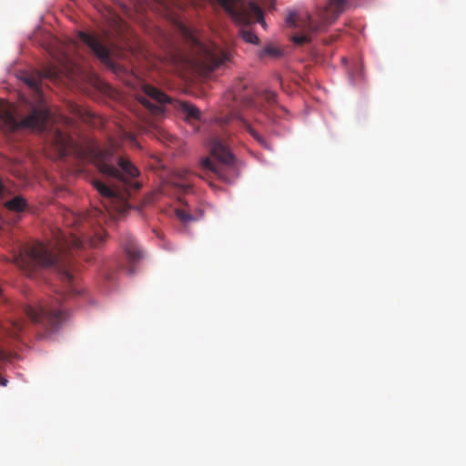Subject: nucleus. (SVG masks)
Instances as JSON below:
<instances>
[{"label": "nucleus", "instance_id": "nucleus-1", "mask_svg": "<svg viewBox=\"0 0 466 466\" xmlns=\"http://www.w3.org/2000/svg\"><path fill=\"white\" fill-rule=\"evenodd\" d=\"M106 235L103 229H98L93 235L76 234L73 232L66 236L57 229L54 232V238L47 243L36 241L21 248L18 255L14 258L15 263L27 276H33L38 268H51L56 269L63 283L66 285V295H58L54 305L44 304L38 307L25 306L24 314L47 330L56 329L67 317L66 311L60 306L66 296L75 294L74 265L72 257L86 246L99 247L105 242Z\"/></svg>", "mask_w": 466, "mask_h": 466}, {"label": "nucleus", "instance_id": "nucleus-2", "mask_svg": "<svg viewBox=\"0 0 466 466\" xmlns=\"http://www.w3.org/2000/svg\"><path fill=\"white\" fill-rule=\"evenodd\" d=\"M63 69L57 66L51 65L45 67L41 72H35L25 75L24 82L34 92V101L28 98H21V106L17 118L15 116V108L12 104L0 99V127L7 130L20 128L37 129L43 131L50 117V111L46 105L40 88L43 78L56 81L60 77Z\"/></svg>", "mask_w": 466, "mask_h": 466}, {"label": "nucleus", "instance_id": "nucleus-3", "mask_svg": "<svg viewBox=\"0 0 466 466\" xmlns=\"http://www.w3.org/2000/svg\"><path fill=\"white\" fill-rule=\"evenodd\" d=\"M348 0H328L326 6L319 8L313 18L308 12H291L286 18L288 26L298 30L292 41L303 45L311 39V35L324 30L343 13Z\"/></svg>", "mask_w": 466, "mask_h": 466}, {"label": "nucleus", "instance_id": "nucleus-4", "mask_svg": "<svg viewBox=\"0 0 466 466\" xmlns=\"http://www.w3.org/2000/svg\"><path fill=\"white\" fill-rule=\"evenodd\" d=\"M116 149L117 143L115 141H110L107 148H102L97 145H90L82 152V157L92 162L102 174L118 179L127 187L138 190L140 184L132 181L139 175L137 167L125 157L118 158V167L113 165V157Z\"/></svg>", "mask_w": 466, "mask_h": 466}, {"label": "nucleus", "instance_id": "nucleus-5", "mask_svg": "<svg viewBox=\"0 0 466 466\" xmlns=\"http://www.w3.org/2000/svg\"><path fill=\"white\" fill-rule=\"evenodd\" d=\"M277 95L272 91L257 92L250 86L249 81L238 78L236 80L230 91L226 95L225 99L228 106L236 108L238 106L246 108H255L258 111H267L277 104Z\"/></svg>", "mask_w": 466, "mask_h": 466}, {"label": "nucleus", "instance_id": "nucleus-6", "mask_svg": "<svg viewBox=\"0 0 466 466\" xmlns=\"http://www.w3.org/2000/svg\"><path fill=\"white\" fill-rule=\"evenodd\" d=\"M196 49L193 63L202 74H209L230 60V53L217 45H205L192 37Z\"/></svg>", "mask_w": 466, "mask_h": 466}, {"label": "nucleus", "instance_id": "nucleus-7", "mask_svg": "<svg viewBox=\"0 0 466 466\" xmlns=\"http://www.w3.org/2000/svg\"><path fill=\"white\" fill-rule=\"evenodd\" d=\"M233 21L241 26H247L252 22L259 23L266 27L261 8L254 2L246 3L243 0H216Z\"/></svg>", "mask_w": 466, "mask_h": 466}, {"label": "nucleus", "instance_id": "nucleus-8", "mask_svg": "<svg viewBox=\"0 0 466 466\" xmlns=\"http://www.w3.org/2000/svg\"><path fill=\"white\" fill-rule=\"evenodd\" d=\"M208 147L212 158H203L201 167L203 169L211 171L217 177L224 179L225 170L232 167L235 160L234 157L225 142L218 137L210 138Z\"/></svg>", "mask_w": 466, "mask_h": 466}, {"label": "nucleus", "instance_id": "nucleus-9", "mask_svg": "<svg viewBox=\"0 0 466 466\" xmlns=\"http://www.w3.org/2000/svg\"><path fill=\"white\" fill-rule=\"evenodd\" d=\"M143 90L147 97L140 96L138 101L153 115H161L164 112V104L170 101L169 97L161 90L149 85H146Z\"/></svg>", "mask_w": 466, "mask_h": 466}, {"label": "nucleus", "instance_id": "nucleus-10", "mask_svg": "<svg viewBox=\"0 0 466 466\" xmlns=\"http://www.w3.org/2000/svg\"><path fill=\"white\" fill-rule=\"evenodd\" d=\"M78 37L92 50L102 63L106 66L112 65L110 50L96 35L79 31Z\"/></svg>", "mask_w": 466, "mask_h": 466}, {"label": "nucleus", "instance_id": "nucleus-11", "mask_svg": "<svg viewBox=\"0 0 466 466\" xmlns=\"http://www.w3.org/2000/svg\"><path fill=\"white\" fill-rule=\"evenodd\" d=\"M169 185L178 193H188L192 188V175L187 169L176 170L169 178Z\"/></svg>", "mask_w": 466, "mask_h": 466}, {"label": "nucleus", "instance_id": "nucleus-12", "mask_svg": "<svg viewBox=\"0 0 466 466\" xmlns=\"http://www.w3.org/2000/svg\"><path fill=\"white\" fill-rule=\"evenodd\" d=\"M232 118H238L242 123L243 127L252 136V137L262 147L265 148H268V145L267 140L262 137L259 132L255 129L246 119L242 118L237 112H231L229 115L225 116H219L217 118V121L220 125L228 124Z\"/></svg>", "mask_w": 466, "mask_h": 466}, {"label": "nucleus", "instance_id": "nucleus-13", "mask_svg": "<svg viewBox=\"0 0 466 466\" xmlns=\"http://www.w3.org/2000/svg\"><path fill=\"white\" fill-rule=\"evenodd\" d=\"M92 184L103 198L104 208L110 212L111 203L119 198L118 193L98 179H94Z\"/></svg>", "mask_w": 466, "mask_h": 466}, {"label": "nucleus", "instance_id": "nucleus-14", "mask_svg": "<svg viewBox=\"0 0 466 466\" xmlns=\"http://www.w3.org/2000/svg\"><path fill=\"white\" fill-rule=\"evenodd\" d=\"M120 244L130 262H136L141 258V251L129 233H124L121 236Z\"/></svg>", "mask_w": 466, "mask_h": 466}, {"label": "nucleus", "instance_id": "nucleus-15", "mask_svg": "<svg viewBox=\"0 0 466 466\" xmlns=\"http://www.w3.org/2000/svg\"><path fill=\"white\" fill-rule=\"evenodd\" d=\"M54 143L62 156L67 154L69 149L73 147V139L66 134L57 130L54 135Z\"/></svg>", "mask_w": 466, "mask_h": 466}, {"label": "nucleus", "instance_id": "nucleus-16", "mask_svg": "<svg viewBox=\"0 0 466 466\" xmlns=\"http://www.w3.org/2000/svg\"><path fill=\"white\" fill-rule=\"evenodd\" d=\"M179 109L185 115L186 119L189 122L200 119L201 112L197 106L190 103L181 102L179 104Z\"/></svg>", "mask_w": 466, "mask_h": 466}, {"label": "nucleus", "instance_id": "nucleus-17", "mask_svg": "<svg viewBox=\"0 0 466 466\" xmlns=\"http://www.w3.org/2000/svg\"><path fill=\"white\" fill-rule=\"evenodd\" d=\"M25 206H26L25 200L19 196L15 197L12 199H10L5 203V207L7 209L15 211V212L23 211L25 209Z\"/></svg>", "mask_w": 466, "mask_h": 466}, {"label": "nucleus", "instance_id": "nucleus-18", "mask_svg": "<svg viewBox=\"0 0 466 466\" xmlns=\"http://www.w3.org/2000/svg\"><path fill=\"white\" fill-rule=\"evenodd\" d=\"M177 218L182 221L184 224H188L192 221L198 220V217L193 216L188 210L184 208L176 209Z\"/></svg>", "mask_w": 466, "mask_h": 466}, {"label": "nucleus", "instance_id": "nucleus-19", "mask_svg": "<svg viewBox=\"0 0 466 466\" xmlns=\"http://www.w3.org/2000/svg\"><path fill=\"white\" fill-rule=\"evenodd\" d=\"M282 56V51L276 46L268 45L260 53V56H269L272 58H279Z\"/></svg>", "mask_w": 466, "mask_h": 466}, {"label": "nucleus", "instance_id": "nucleus-20", "mask_svg": "<svg viewBox=\"0 0 466 466\" xmlns=\"http://www.w3.org/2000/svg\"><path fill=\"white\" fill-rule=\"evenodd\" d=\"M239 34L244 41L250 44H258V37L256 34H254L252 31L241 28L239 30Z\"/></svg>", "mask_w": 466, "mask_h": 466}, {"label": "nucleus", "instance_id": "nucleus-21", "mask_svg": "<svg viewBox=\"0 0 466 466\" xmlns=\"http://www.w3.org/2000/svg\"><path fill=\"white\" fill-rule=\"evenodd\" d=\"M155 2L161 5L163 7L167 8L171 5V0H154Z\"/></svg>", "mask_w": 466, "mask_h": 466}, {"label": "nucleus", "instance_id": "nucleus-22", "mask_svg": "<svg viewBox=\"0 0 466 466\" xmlns=\"http://www.w3.org/2000/svg\"><path fill=\"white\" fill-rule=\"evenodd\" d=\"M4 193H5V186L2 182V180L0 179V198H3Z\"/></svg>", "mask_w": 466, "mask_h": 466}, {"label": "nucleus", "instance_id": "nucleus-23", "mask_svg": "<svg viewBox=\"0 0 466 466\" xmlns=\"http://www.w3.org/2000/svg\"><path fill=\"white\" fill-rule=\"evenodd\" d=\"M7 383V380L2 377H0V384L3 386H5Z\"/></svg>", "mask_w": 466, "mask_h": 466}, {"label": "nucleus", "instance_id": "nucleus-24", "mask_svg": "<svg viewBox=\"0 0 466 466\" xmlns=\"http://www.w3.org/2000/svg\"><path fill=\"white\" fill-rule=\"evenodd\" d=\"M269 7H272V8L274 7V3L272 1L270 2V6Z\"/></svg>", "mask_w": 466, "mask_h": 466}]
</instances>
